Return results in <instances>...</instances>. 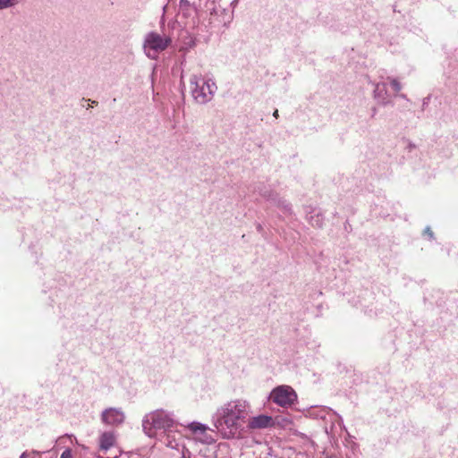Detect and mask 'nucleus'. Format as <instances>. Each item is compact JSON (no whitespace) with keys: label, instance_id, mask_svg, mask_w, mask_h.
<instances>
[{"label":"nucleus","instance_id":"obj_1","mask_svg":"<svg viewBox=\"0 0 458 458\" xmlns=\"http://www.w3.org/2000/svg\"><path fill=\"white\" fill-rule=\"evenodd\" d=\"M250 412V404L243 399L231 400L216 411V427L226 438L234 437L240 433L242 423Z\"/></svg>","mask_w":458,"mask_h":458},{"label":"nucleus","instance_id":"obj_2","mask_svg":"<svg viewBox=\"0 0 458 458\" xmlns=\"http://www.w3.org/2000/svg\"><path fill=\"white\" fill-rule=\"evenodd\" d=\"M171 427L172 418L168 412L163 410L149 412L142 419L143 432L149 437H166L167 445L171 443L168 435Z\"/></svg>","mask_w":458,"mask_h":458},{"label":"nucleus","instance_id":"obj_3","mask_svg":"<svg viewBox=\"0 0 458 458\" xmlns=\"http://www.w3.org/2000/svg\"><path fill=\"white\" fill-rule=\"evenodd\" d=\"M190 90L192 98L199 105L209 103L217 90L215 81L202 75H192L190 79Z\"/></svg>","mask_w":458,"mask_h":458},{"label":"nucleus","instance_id":"obj_4","mask_svg":"<svg viewBox=\"0 0 458 458\" xmlns=\"http://www.w3.org/2000/svg\"><path fill=\"white\" fill-rule=\"evenodd\" d=\"M170 40L169 37H163L157 32L147 33L143 40L145 55L150 59H157L158 55L167 47Z\"/></svg>","mask_w":458,"mask_h":458},{"label":"nucleus","instance_id":"obj_5","mask_svg":"<svg viewBox=\"0 0 458 458\" xmlns=\"http://www.w3.org/2000/svg\"><path fill=\"white\" fill-rule=\"evenodd\" d=\"M297 398L294 389L286 385L275 387L269 394V399L281 407L293 405L297 402Z\"/></svg>","mask_w":458,"mask_h":458},{"label":"nucleus","instance_id":"obj_6","mask_svg":"<svg viewBox=\"0 0 458 458\" xmlns=\"http://www.w3.org/2000/svg\"><path fill=\"white\" fill-rule=\"evenodd\" d=\"M196 15V8L189 0H181L176 22L183 23L185 27H193Z\"/></svg>","mask_w":458,"mask_h":458},{"label":"nucleus","instance_id":"obj_7","mask_svg":"<svg viewBox=\"0 0 458 458\" xmlns=\"http://www.w3.org/2000/svg\"><path fill=\"white\" fill-rule=\"evenodd\" d=\"M125 420V413L121 408L109 407L101 412V421L111 427H118Z\"/></svg>","mask_w":458,"mask_h":458},{"label":"nucleus","instance_id":"obj_8","mask_svg":"<svg viewBox=\"0 0 458 458\" xmlns=\"http://www.w3.org/2000/svg\"><path fill=\"white\" fill-rule=\"evenodd\" d=\"M275 426L274 419L271 416L260 414L248 419L247 427L250 430L266 429Z\"/></svg>","mask_w":458,"mask_h":458},{"label":"nucleus","instance_id":"obj_9","mask_svg":"<svg viewBox=\"0 0 458 458\" xmlns=\"http://www.w3.org/2000/svg\"><path fill=\"white\" fill-rule=\"evenodd\" d=\"M189 428L199 442L208 445L215 442V438L208 433V427L207 425L199 422H191Z\"/></svg>","mask_w":458,"mask_h":458},{"label":"nucleus","instance_id":"obj_10","mask_svg":"<svg viewBox=\"0 0 458 458\" xmlns=\"http://www.w3.org/2000/svg\"><path fill=\"white\" fill-rule=\"evenodd\" d=\"M373 98L382 106H386L390 103L386 82L381 81L374 83Z\"/></svg>","mask_w":458,"mask_h":458},{"label":"nucleus","instance_id":"obj_11","mask_svg":"<svg viewBox=\"0 0 458 458\" xmlns=\"http://www.w3.org/2000/svg\"><path fill=\"white\" fill-rule=\"evenodd\" d=\"M179 49L185 51L192 47L195 44L193 37L190 34L188 30H182L178 36Z\"/></svg>","mask_w":458,"mask_h":458},{"label":"nucleus","instance_id":"obj_12","mask_svg":"<svg viewBox=\"0 0 458 458\" xmlns=\"http://www.w3.org/2000/svg\"><path fill=\"white\" fill-rule=\"evenodd\" d=\"M115 443V435L112 431H106L99 437V447L101 450L107 451Z\"/></svg>","mask_w":458,"mask_h":458},{"label":"nucleus","instance_id":"obj_13","mask_svg":"<svg viewBox=\"0 0 458 458\" xmlns=\"http://www.w3.org/2000/svg\"><path fill=\"white\" fill-rule=\"evenodd\" d=\"M272 204L281 208L284 213H291L292 211L291 204L278 194L277 199L274 200Z\"/></svg>","mask_w":458,"mask_h":458},{"label":"nucleus","instance_id":"obj_14","mask_svg":"<svg viewBox=\"0 0 458 458\" xmlns=\"http://www.w3.org/2000/svg\"><path fill=\"white\" fill-rule=\"evenodd\" d=\"M259 194L261 197H263L265 199L271 203H273L274 200L277 199V193L267 187L260 189Z\"/></svg>","mask_w":458,"mask_h":458},{"label":"nucleus","instance_id":"obj_15","mask_svg":"<svg viewBox=\"0 0 458 458\" xmlns=\"http://www.w3.org/2000/svg\"><path fill=\"white\" fill-rule=\"evenodd\" d=\"M324 217L320 214H317L316 216H311L310 218V223L312 226L321 227L323 225Z\"/></svg>","mask_w":458,"mask_h":458},{"label":"nucleus","instance_id":"obj_16","mask_svg":"<svg viewBox=\"0 0 458 458\" xmlns=\"http://www.w3.org/2000/svg\"><path fill=\"white\" fill-rule=\"evenodd\" d=\"M387 81H389L392 89L396 92V93H399L402 89V84L400 83V81L395 79V78H392V77H388L387 78Z\"/></svg>","mask_w":458,"mask_h":458},{"label":"nucleus","instance_id":"obj_17","mask_svg":"<svg viewBox=\"0 0 458 458\" xmlns=\"http://www.w3.org/2000/svg\"><path fill=\"white\" fill-rule=\"evenodd\" d=\"M15 0H0V9H4L14 4Z\"/></svg>","mask_w":458,"mask_h":458},{"label":"nucleus","instance_id":"obj_18","mask_svg":"<svg viewBox=\"0 0 458 458\" xmlns=\"http://www.w3.org/2000/svg\"><path fill=\"white\" fill-rule=\"evenodd\" d=\"M181 458H192L191 454L184 445L182 446V456Z\"/></svg>","mask_w":458,"mask_h":458},{"label":"nucleus","instance_id":"obj_19","mask_svg":"<svg viewBox=\"0 0 458 458\" xmlns=\"http://www.w3.org/2000/svg\"><path fill=\"white\" fill-rule=\"evenodd\" d=\"M60 458H72V452L71 450L67 449V450H64L62 454H61V457Z\"/></svg>","mask_w":458,"mask_h":458},{"label":"nucleus","instance_id":"obj_20","mask_svg":"<svg viewBox=\"0 0 458 458\" xmlns=\"http://www.w3.org/2000/svg\"><path fill=\"white\" fill-rule=\"evenodd\" d=\"M424 233H425L426 234H428V237H429L431 240H432V239H434V233H433V232L431 231L430 227H427V228L425 229Z\"/></svg>","mask_w":458,"mask_h":458},{"label":"nucleus","instance_id":"obj_21","mask_svg":"<svg viewBox=\"0 0 458 458\" xmlns=\"http://www.w3.org/2000/svg\"><path fill=\"white\" fill-rule=\"evenodd\" d=\"M273 116H274L275 118H278L279 114H278V110H277V109H276V110L274 111V113H273Z\"/></svg>","mask_w":458,"mask_h":458},{"label":"nucleus","instance_id":"obj_22","mask_svg":"<svg viewBox=\"0 0 458 458\" xmlns=\"http://www.w3.org/2000/svg\"><path fill=\"white\" fill-rule=\"evenodd\" d=\"M173 449H176L178 452H180L182 454V448L181 449L179 448V445H176V447L173 446Z\"/></svg>","mask_w":458,"mask_h":458},{"label":"nucleus","instance_id":"obj_23","mask_svg":"<svg viewBox=\"0 0 458 458\" xmlns=\"http://www.w3.org/2000/svg\"><path fill=\"white\" fill-rule=\"evenodd\" d=\"M26 455H27V454L24 452V453H22V454H21V457H20V458H25V457H26Z\"/></svg>","mask_w":458,"mask_h":458},{"label":"nucleus","instance_id":"obj_24","mask_svg":"<svg viewBox=\"0 0 458 458\" xmlns=\"http://www.w3.org/2000/svg\"><path fill=\"white\" fill-rule=\"evenodd\" d=\"M377 113V109L376 108H373L372 110V115H375V114Z\"/></svg>","mask_w":458,"mask_h":458},{"label":"nucleus","instance_id":"obj_25","mask_svg":"<svg viewBox=\"0 0 458 458\" xmlns=\"http://www.w3.org/2000/svg\"><path fill=\"white\" fill-rule=\"evenodd\" d=\"M402 98L405 99L406 98V96L404 94H401L399 95Z\"/></svg>","mask_w":458,"mask_h":458},{"label":"nucleus","instance_id":"obj_26","mask_svg":"<svg viewBox=\"0 0 458 458\" xmlns=\"http://www.w3.org/2000/svg\"><path fill=\"white\" fill-rule=\"evenodd\" d=\"M261 229H262L261 225H258V230H259V231H261Z\"/></svg>","mask_w":458,"mask_h":458}]
</instances>
